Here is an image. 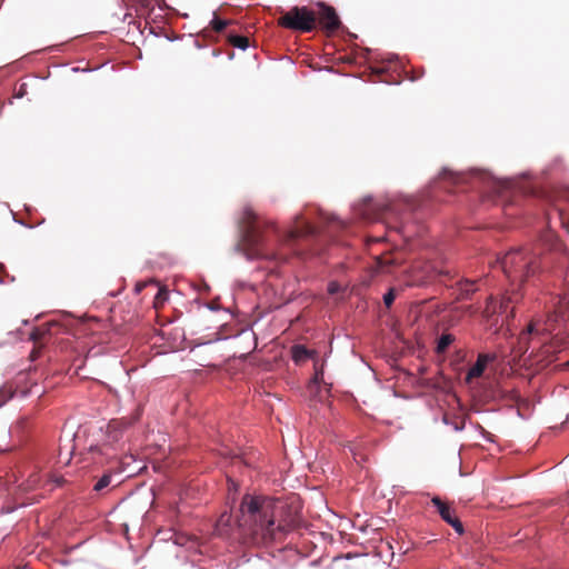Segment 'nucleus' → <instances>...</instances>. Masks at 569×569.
<instances>
[{
    "label": "nucleus",
    "mask_w": 569,
    "mask_h": 569,
    "mask_svg": "<svg viewBox=\"0 0 569 569\" xmlns=\"http://www.w3.org/2000/svg\"><path fill=\"white\" fill-rule=\"evenodd\" d=\"M241 512L239 526L254 541L262 543L280 540L302 523L298 506L268 497L246 495L241 501Z\"/></svg>",
    "instance_id": "1"
},
{
    "label": "nucleus",
    "mask_w": 569,
    "mask_h": 569,
    "mask_svg": "<svg viewBox=\"0 0 569 569\" xmlns=\"http://www.w3.org/2000/svg\"><path fill=\"white\" fill-rule=\"evenodd\" d=\"M271 222H262L251 207H244L239 219L240 247L249 259L286 260V256L267 249L266 229Z\"/></svg>",
    "instance_id": "2"
},
{
    "label": "nucleus",
    "mask_w": 569,
    "mask_h": 569,
    "mask_svg": "<svg viewBox=\"0 0 569 569\" xmlns=\"http://www.w3.org/2000/svg\"><path fill=\"white\" fill-rule=\"evenodd\" d=\"M496 263L511 282L520 284L535 279L545 270L543 256L539 249L510 250Z\"/></svg>",
    "instance_id": "3"
},
{
    "label": "nucleus",
    "mask_w": 569,
    "mask_h": 569,
    "mask_svg": "<svg viewBox=\"0 0 569 569\" xmlns=\"http://www.w3.org/2000/svg\"><path fill=\"white\" fill-rule=\"evenodd\" d=\"M419 208V201L416 198H403L392 200L385 203L369 202L368 207L362 211L366 219H380L387 217H397L401 211H415Z\"/></svg>",
    "instance_id": "4"
},
{
    "label": "nucleus",
    "mask_w": 569,
    "mask_h": 569,
    "mask_svg": "<svg viewBox=\"0 0 569 569\" xmlns=\"http://www.w3.org/2000/svg\"><path fill=\"white\" fill-rule=\"evenodd\" d=\"M316 22V13L307 7H293L278 19L280 27L300 32H311Z\"/></svg>",
    "instance_id": "5"
},
{
    "label": "nucleus",
    "mask_w": 569,
    "mask_h": 569,
    "mask_svg": "<svg viewBox=\"0 0 569 569\" xmlns=\"http://www.w3.org/2000/svg\"><path fill=\"white\" fill-rule=\"evenodd\" d=\"M547 315L545 320H535L539 322V333H552L560 321L565 320L566 313L569 310V302L560 297H553L547 306Z\"/></svg>",
    "instance_id": "6"
},
{
    "label": "nucleus",
    "mask_w": 569,
    "mask_h": 569,
    "mask_svg": "<svg viewBox=\"0 0 569 569\" xmlns=\"http://www.w3.org/2000/svg\"><path fill=\"white\" fill-rule=\"evenodd\" d=\"M130 422L124 419H113L107 425L106 429V440L101 446H91V451H97L101 455H108L106 452L107 448H112L116 443H118L122 437L124 430L128 428Z\"/></svg>",
    "instance_id": "7"
},
{
    "label": "nucleus",
    "mask_w": 569,
    "mask_h": 569,
    "mask_svg": "<svg viewBox=\"0 0 569 569\" xmlns=\"http://www.w3.org/2000/svg\"><path fill=\"white\" fill-rule=\"evenodd\" d=\"M239 511H241V509ZM241 518H242V512H240V516L234 521L232 518V515L230 512L223 511L219 516L218 520L216 521L214 535L222 537V538H228L232 535L234 529H238L241 532V535L251 537V535L249 532H247L243 528H241L239 526V520Z\"/></svg>",
    "instance_id": "8"
},
{
    "label": "nucleus",
    "mask_w": 569,
    "mask_h": 569,
    "mask_svg": "<svg viewBox=\"0 0 569 569\" xmlns=\"http://www.w3.org/2000/svg\"><path fill=\"white\" fill-rule=\"evenodd\" d=\"M431 502L437 508L441 519L450 525L457 533L462 535L465 531L463 526L452 506L442 501L439 497H433Z\"/></svg>",
    "instance_id": "9"
},
{
    "label": "nucleus",
    "mask_w": 569,
    "mask_h": 569,
    "mask_svg": "<svg viewBox=\"0 0 569 569\" xmlns=\"http://www.w3.org/2000/svg\"><path fill=\"white\" fill-rule=\"evenodd\" d=\"M319 11L316 14L319 23L325 28L328 32H333L338 30L341 26V21L335 10L333 7L327 6L325 3H318Z\"/></svg>",
    "instance_id": "10"
},
{
    "label": "nucleus",
    "mask_w": 569,
    "mask_h": 569,
    "mask_svg": "<svg viewBox=\"0 0 569 569\" xmlns=\"http://www.w3.org/2000/svg\"><path fill=\"white\" fill-rule=\"evenodd\" d=\"M316 233V227H313L309 222L303 221L302 218L298 217L296 226L288 232L284 239V243L289 246L297 239L315 236Z\"/></svg>",
    "instance_id": "11"
},
{
    "label": "nucleus",
    "mask_w": 569,
    "mask_h": 569,
    "mask_svg": "<svg viewBox=\"0 0 569 569\" xmlns=\"http://www.w3.org/2000/svg\"><path fill=\"white\" fill-rule=\"evenodd\" d=\"M495 359L496 355L479 353L476 363L468 370L465 382L470 385L473 379L481 377L487 368V365Z\"/></svg>",
    "instance_id": "12"
},
{
    "label": "nucleus",
    "mask_w": 569,
    "mask_h": 569,
    "mask_svg": "<svg viewBox=\"0 0 569 569\" xmlns=\"http://www.w3.org/2000/svg\"><path fill=\"white\" fill-rule=\"evenodd\" d=\"M532 335H539V322L531 321L527 329L519 335L518 349L520 352L525 353L528 351Z\"/></svg>",
    "instance_id": "13"
},
{
    "label": "nucleus",
    "mask_w": 569,
    "mask_h": 569,
    "mask_svg": "<svg viewBox=\"0 0 569 569\" xmlns=\"http://www.w3.org/2000/svg\"><path fill=\"white\" fill-rule=\"evenodd\" d=\"M439 179L443 182H448L453 186L463 184L468 181V174L461 172H453L448 169H443L439 174Z\"/></svg>",
    "instance_id": "14"
},
{
    "label": "nucleus",
    "mask_w": 569,
    "mask_h": 569,
    "mask_svg": "<svg viewBox=\"0 0 569 569\" xmlns=\"http://www.w3.org/2000/svg\"><path fill=\"white\" fill-rule=\"evenodd\" d=\"M292 359L296 362H301L310 357V351L302 345H295L291 348Z\"/></svg>",
    "instance_id": "15"
},
{
    "label": "nucleus",
    "mask_w": 569,
    "mask_h": 569,
    "mask_svg": "<svg viewBox=\"0 0 569 569\" xmlns=\"http://www.w3.org/2000/svg\"><path fill=\"white\" fill-rule=\"evenodd\" d=\"M455 341V336L451 333H443L438 339L437 352L443 353L448 347Z\"/></svg>",
    "instance_id": "16"
},
{
    "label": "nucleus",
    "mask_w": 569,
    "mask_h": 569,
    "mask_svg": "<svg viewBox=\"0 0 569 569\" xmlns=\"http://www.w3.org/2000/svg\"><path fill=\"white\" fill-rule=\"evenodd\" d=\"M396 260L393 259L392 254L386 253L377 257V266L383 271H388L389 267L395 264Z\"/></svg>",
    "instance_id": "17"
},
{
    "label": "nucleus",
    "mask_w": 569,
    "mask_h": 569,
    "mask_svg": "<svg viewBox=\"0 0 569 569\" xmlns=\"http://www.w3.org/2000/svg\"><path fill=\"white\" fill-rule=\"evenodd\" d=\"M229 42L239 49H247L249 47V39L244 36H230Z\"/></svg>",
    "instance_id": "18"
},
{
    "label": "nucleus",
    "mask_w": 569,
    "mask_h": 569,
    "mask_svg": "<svg viewBox=\"0 0 569 569\" xmlns=\"http://www.w3.org/2000/svg\"><path fill=\"white\" fill-rule=\"evenodd\" d=\"M230 23V21L228 20H222L220 19L219 17H217L214 14L213 19L211 20L210 24L212 27V29L216 31V32H221L223 31L227 26Z\"/></svg>",
    "instance_id": "19"
},
{
    "label": "nucleus",
    "mask_w": 569,
    "mask_h": 569,
    "mask_svg": "<svg viewBox=\"0 0 569 569\" xmlns=\"http://www.w3.org/2000/svg\"><path fill=\"white\" fill-rule=\"evenodd\" d=\"M111 482V475L104 473L94 485L93 489L96 491H101L102 489L107 488Z\"/></svg>",
    "instance_id": "20"
},
{
    "label": "nucleus",
    "mask_w": 569,
    "mask_h": 569,
    "mask_svg": "<svg viewBox=\"0 0 569 569\" xmlns=\"http://www.w3.org/2000/svg\"><path fill=\"white\" fill-rule=\"evenodd\" d=\"M167 299H168V292L164 289H159V291L154 298V307L160 308Z\"/></svg>",
    "instance_id": "21"
},
{
    "label": "nucleus",
    "mask_w": 569,
    "mask_h": 569,
    "mask_svg": "<svg viewBox=\"0 0 569 569\" xmlns=\"http://www.w3.org/2000/svg\"><path fill=\"white\" fill-rule=\"evenodd\" d=\"M518 299L517 296H505L502 299H501V302H500V310L501 311H507L508 307L510 303L515 302L516 300Z\"/></svg>",
    "instance_id": "22"
},
{
    "label": "nucleus",
    "mask_w": 569,
    "mask_h": 569,
    "mask_svg": "<svg viewBox=\"0 0 569 569\" xmlns=\"http://www.w3.org/2000/svg\"><path fill=\"white\" fill-rule=\"evenodd\" d=\"M396 299V292L395 289H390L385 296H383V303L387 308H390Z\"/></svg>",
    "instance_id": "23"
},
{
    "label": "nucleus",
    "mask_w": 569,
    "mask_h": 569,
    "mask_svg": "<svg viewBox=\"0 0 569 569\" xmlns=\"http://www.w3.org/2000/svg\"><path fill=\"white\" fill-rule=\"evenodd\" d=\"M465 286L466 288H461L463 295L469 296L476 291L475 281L466 280Z\"/></svg>",
    "instance_id": "24"
},
{
    "label": "nucleus",
    "mask_w": 569,
    "mask_h": 569,
    "mask_svg": "<svg viewBox=\"0 0 569 569\" xmlns=\"http://www.w3.org/2000/svg\"><path fill=\"white\" fill-rule=\"evenodd\" d=\"M341 290V286L337 281H331L328 284V293L336 295Z\"/></svg>",
    "instance_id": "25"
},
{
    "label": "nucleus",
    "mask_w": 569,
    "mask_h": 569,
    "mask_svg": "<svg viewBox=\"0 0 569 569\" xmlns=\"http://www.w3.org/2000/svg\"><path fill=\"white\" fill-rule=\"evenodd\" d=\"M46 335V331L41 330V329H34L31 335H30V338L37 342L39 340H41L43 338V336Z\"/></svg>",
    "instance_id": "26"
},
{
    "label": "nucleus",
    "mask_w": 569,
    "mask_h": 569,
    "mask_svg": "<svg viewBox=\"0 0 569 569\" xmlns=\"http://www.w3.org/2000/svg\"><path fill=\"white\" fill-rule=\"evenodd\" d=\"M11 395H7L6 391L0 390V407L9 399Z\"/></svg>",
    "instance_id": "27"
},
{
    "label": "nucleus",
    "mask_w": 569,
    "mask_h": 569,
    "mask_svg": "<svg viewBox=\"0 0 569 569\" xmlns=\"http://www.w3.org/2000/svg\"><path fill=\"white\" fill-rule=\"evenodd\" d=\"M53 481L58 485V486H61L63 483V478L62 477H56L53 478Z\"/></svg>",
    "instance_id": "28"
},
{
    "label": "nucleus",
    "mask_w": 569,
    "mask_h": 569,
    "mask_svg": "<svg viewBox=\"0 0 569 569\" xmlns=\"http://www.w3.org/2000/svg\"><path fill=\"white\" fill-rule=\"evenodd\" d=\"M38 355H39V351L34 349V350H32V352L30 353V357H31L32 359H36V358L38 357Z\"/></svg>",
    "instance_id": "29"
},
{
    "label": "nucleus",
    "mask_w": 569,
    "mask_h": 569,
    "mask_svg": "<svg viewBox=\"0 0 569 569\" xmlns=\"http://www.w3.org/2000/svg\"><path fill=\"white\" fill-rule=\"evenodd\" d=\"M491 302H492V299L490 298V299H489V302H488V305H487V308H486V312H489V311H490Z\"/></svg>",
    "instance_id": "30"
},
{
    "label": "nucleus",
    "mask_w": 569,
    "mask_h": 569,
    "mask_svg": "<svg viewBox=\"0 0 569 569\" xmlns=\"http://www.w3.org/2000/svg\"><path fill=\"white\" fill-rule=\"evenodd\" d=\"M545 352H550V349L548 347H545Z\"/></svg>",
    "instance_id": "31"
},
{
    "label": "nucleus",
    "mask_w": 569,
    "mask_h": 569,
    "mask_svg": "<svg viewBox=\"0 0 569 569\" xmlns=\"http://www.w3.org/2000/svg\"><path fill=\"white\" fill-rule=\"evenodd\" d=\"M473 173H475V174H480V176H482V173H481V172H479V171H475Z\"/></svg>",
    "instance_id": "32"
},
{
    "label": "nucleus",
    "mask_w": 569,
    "mask_h": 569,
    "mask_svg": "<svg viewBox=\"0 0 569 569\" xmlns=\"http://www.w3.org/2000/svg\"><path fill=\"white\" fill-rule=\"evenodd\" d=\"M229 482H230L231 486H233V487L236 486L234 481L229 480Z\"/></svg>",
    "instance_id": "33"
},
{
    "label": "nucleus",
    "mask_w": 569,
    "mask_h": 569,
    "mask_svg": "<svg viewBox=\"0 0 569 569\" xmlns=\"http://www.w3.org/2000/svg\"><path fill=\"white\" fill-rule=\"evenodd\" d=\"M566 366L569 368V361L566 363Z\"/></svg>",
    "instance_id": "34"
},
{
    "label": "nucleus",
    "mask_w": 569,
    "mask_h": 569,
    "mask_svg": "<svg viewBox=\"0 0 569 569\" xmlns=\"http://www.w3.org/2000/svg\"><path fill=\"white\" fill-rule=\"evenodd\" d=\"M568 343H569V341H568Z\"/></svg>",
    "instance_id": "35"
}]
</instances>
